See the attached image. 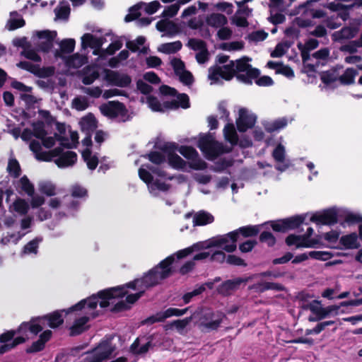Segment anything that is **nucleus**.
Listing matches in <instances>:
<instances>
[{
	"label": "nucleus",
	"mask_w": 362,
	"mask_h": 362,
	"mask_svg": "<svg viewBox=\"0 0 362 362\" xmlns=\"http://www.w3.org/2000/svg\"><path fill=\"white\" fill-rule=\"evenodd\" d=\"M175 260L173 255L169 256L151 269L142 278L135 279L124 286L111 288L99 292L101 298L100 306L107 308L114 305L113 310L122 311L129 309L145 290L155 286L169 277L172 274L170 265Z\"/></svg>",
	"instance_id": "obj_1"
},
{
	"label": "nucleus",
	"mask_w": 362,
	"mask_h": 362,
	"mask_svg": "<svg viewBox=\"0 0 362 362\" xmlns=\"http://www.w3.org/2000/svg\"><path fill=\"white\" fill-rule=\"evenodd\" d=\"M101 298L98 293L97 295H93L87 299L81 300L67 310H57L42 317L33 318L29 322L21 323L17 329L8 330L0 334V355L37 336L43 329L45 321L48 322V325L51 328H57L64 322L62 313L69 314L74 310L81 309L85 307L84 305L86 303H88L89 308H96Z\"/></svg>",
	"instance_id": "obj_2"
},
{
	"label": "nucleus",
	"mask_w": 362,
	"mask_h": 362,
	"mask_svg": "<svg viewBox=\"0 0 362 362\" xmlns=\"http://www.w3.org/2000/svg\"><path fill=\"white\" fill-rule=\"evenodd\" d=\"M250 59L243 57L235 61H230L228 64L223 66H215L209 69L208 78L211 85L221 84L223 80L230 81L234 76L237 79L246 84H252V80L259 86H269L273 84V80L267 76L259 78L260 74L259 69L252 68L248 64Z\"/></svg>",
	"instance_id": "obj_3"
},
{
	"label": "nucleus",
	"mask_w": 362,
	"mask_h": 362,
	"mask_svg": "<svg viewBox=\"0 0 362 362\" xmlns=\"http://www.w3.org/2000/svg\"><path fill=\"white\" fill-rule=\"evenodd\" d=\"M238 240L237 232L232 231L226 235L213 238L206 245L204 243H197L192 247L180 250L177 253V257L178 259L183 258L189 255L193 249L199 250L200 248H208L210 247H218L226 252L231 253L236 250Z\"/></svg>",
	"instance_id": "obj_4"
},
{
	"label": "nucleus",
	"mask_w": 362,
	"mask_h": 362,
	"mask_svg": "<svg viewBox=\"0 0 362 362\" xmlns=\"http://www.w3.org/2000/svg\"><path fill=\"white\" fill-rule=\"evenodd\" d=\"M298 49L300 50L303 59V72L307 76L304 81L308 83H313L316 78V64H317V40L310 39L305 44L299 43Z\"/></svg>",
	"instance_id": "obj_5"
},
{
	"label": "nucleus",
	"mask_w": 362,
	"mask_h": 362,
	"mask_svg": "<svg viewBox=\"0 0 362 362\" xmlns=\"http://www.w3.org/2000/svg\"><path fill=\"white\" fill-rule=\"evenodd\" d=\"M226 318L225 313L221 311H214L209 309L203 310L198 321V327L205 332L218 329Z\"/></svg>",
	"instance_id": "obj_6"
},
{
	"label": "nucleus",
	"mask_w": 362,
	"mask_h": 362,
	"mask_svg": "<svg viewBox=\"0 0 362 362\" xmlns=\"http://www.w3.org/2000/svg\"><path fill=\"white\" fill-rule=\"evenodd\" d=\"M116 347L111 339L102 341L95 348L87 353L83 362H102L109 358L115 352Z\"/></svg>",
	"instance_id": "obj_7"
},
{
	"label": "nucleus",
	"mask_w": 362,
	"mask_h": 362,
	"mask_svg": "<svg viewBox=\"0 0 362 362\" xmlns=\"http://www.w3.org/2000/svg\"><path fill=\"white\" fill-rule=\"evenodd\" d=\"M298 13L300 14L296 18L298 26L306 28L313 25L317 18V0H309L299 6Z\"/></svg>",
	"instance_id": "obj_8"
},
{
	"label": "nucleus",
	"mask_w": 362,
	"mask_h": 362,
	"mask_svg": "<svg viewBox=\"0 0 362 362\" xmlns=\"http://www.w3.org/2000/svg\"><path fill=\"white\" fill-rule=\"evenodd\" d=\"M64 148L60 145L50 151L51 161L61 168L72 167L77 160V154L71 151H64Z\"/></svg>",
	"instance_id": "obj_9"
},
{
	"label": "nucleus",
	"mask_w": 362,
	"mask_h": 362,
	"mask_svg": "<svg viewBox=\"0 0 362 362\" xmlns=\"http://www.w3.org/2000/svg\"><path fill=\"white\" fill-rule=\"evenodd\" d=\"M139 175L147 184L150 193L154 197L158 196L160 192H167L170 188V185L162 180L163 178H155L146 169L140 168Z\"/></svg>",
	"instance_id": "obj_10"
},
{
	"label": "nucleus",
	"mask_w": 362,
	"mask_h": 362,
	"mask_svg": "<svg viewBox=\"0 0 362 362\" xmlns=\"http://www.w3.org/2000/svg\"><path fill=\"white\" fill-rule=\"evenodd\" d=\"M84 306V308L76 310H81L83 312V315L76 317L73 325L70 327L71 336L78 335L86 330L88 327L87 323L90 317L94 318L95 317V315H94L93 312L95 308L92 309L89 308L88 303H86Z\"/></svg>",
	"instance_id": "obj_11"
},
{
	"label": "nucleus",
	"mask_w": 362,
	"mask_h": 362,
	"mask_svg": "<svg viewBox=\"0 0 362 362\" xmlns=\"http://www.w3.org/2000/svg\"><path fill=\"white\" fill-rule=\"evenodd\" d=\"M198 147L208 159H214L222 153L221 144L216 141L211 134L201 136L198 141Z\"/></svg>",
	"instance_id": "obj_12"
},
{
	"label": "nucleus",
	"mask_w": 362,
	"mask_h": 362,
	"mask_svg": "<svg viewBox=\"0 0 362 362\" xmlns=\"http://www.w3.org/2000/svg\"><path fill=\"white\" fill-rule=\"evenodd\" d=\"M313 232V228L308 226L305 234L289 235L286 239V243L289 246L296 245V247H313L317 241L309 239Z\"/></svg>",
	"instance_id": "obj_13"
},
{
	"label": "nucleus",
	"mask_w": 362,
	"mask_h": 362,
	"mask_svg": "<svg viewBox=\"0 0 362 362\" xmlns=\"http://www.w3.org/2000/svg\"><path fill=\"white\" fill-rule=\"evenodd\" d=\"M257 117L255 114L250 112L246 108H240L239 110V117L236 121L238 129L244 132L248 129L252 128L256 122Z\"/></svg>",
	"instance_id": "obj_14"
},
{
	"label": "nucleus",
	"mask_w": 362,
	"mask_h": 362,
	"mask_svg": "<svg viewBox=\"0 0 362 362\" xmlns=\"http://www.w3.org/2000/svg\"><path fill=\"white\" fill-rule=\"evenodd\" d=\"M39 41L36 43L38 49L47 52L53 46V42L57 37L56 31L42 30L36 32Z\"/></svg>",
	"instance_id": "obj_15"
},
{
	"label": "nucleus",
	"mask_w": 362,
	"mask_h": 362,
	"mask_svg": "<svg viewBox=\"0 0 362 362\" xmlns=\"http://www.w3.org/2000/svg\"><path fill=\"white\" fill-rule=\"evenodd\" d=\"M102 113L110 118H117L119 116L124 117L126 115L124 105L116 101L109 102L100 107Z\"/></svg>",
	"instance_id": "obj_16"
},
{
	"label": "nucleus",
	"mask_w": 362,
	"mask_h": 362,
	"mask_svg": "<svg viewBox=\"0 0 362 362\" xmlns=\"http://www.w3.org/2000/svg\"><path fill=\"white\" fill-rule=\"evenodd\" d=\"M153 337H138L130 346V351L132 354L141 355L147 353L152 347Z\"/></svg>",
	"instance_id": "obj_17"
},
{
	"label": "nucleus",
	"mask_w": 362,
	"mask_h": 362,
	"mask_svg": "<svg viewBox=\"0 0 362 362\" xmlns=\"http://www.w3.org/2000/svg\"><path fill=\"white\" fill-rule=\"evenodd\" d=\"M340 209L331 208L318 212V223L324 225H333L340 217Z\"/></svg>",
	"instance_id": "obj_18"
},
{
	"label": "nucleus",
	"mask_w": 362,
	"mask_h": 362,
	"mask_svg": "<svg viewBox=\"0 0 362 362\" xmlns=\"http://www.w3.org/2000/svg\"><path fill=\"white\" fill-rule=\"evenodd\" d=\"M250 279L248 278H235L224 281L218 288L219 293L227 296L230 293L231 291H235L239 288L241 284L246 283Z\"/></svg>",
	"instance_id": "obj_19"
},
{
	"label": "nucleus",
	"mask_w": 362,
	"mask_h": 362,
	"mask_svg": "<svg viewBox=\"0 0 362 362\" xmlns=\"http://www.w3.org/2000/svg\"><path fill=\"white\" fill-rule=\"evenodd\" d=\"M105 79L120 87L127 86L131 83V78L127 75L111 70H107L105 71Z\"/></svg>",
	"instance_id": "obj_20"
},
{
	"label": "nucleus",
	"mask_w": 362,
	"mask_h": 362,
	"mask_svg": "<svg viewBox=\"0 0 362 362\" xmlns=\"http://www.w3.org/2000/svg\"><path fill=\"white\" fill-rule=\"evenodd\" d=\"M104 42L105 38L98 37L90 33H86L81 37V47L83 49L90 47L95 49H98L103 45ZM93 53L96 54V50Z\"/></svg>",
	"instance_id": "obj_21"
},
{
	"label": "nucleus",
	"mask_w": 362,
	"mask_h": 362,
	"mask_svg": "<svg viewBox=\"0 0 362 362\" xmlns=\"http://www.w3.org/2000/svg\"><path fill=\"white\" fill-rule=\"evenodd\" d=\"M272 156L275 161L279 163L275 167L276 170L284 171L288 168V164L285 163L286 149L282 144H279L277 145L272 152Z\"/></svg>",
	"instance_id": "obj_22"
},
{
	"label": "nucleus",
	"mask_w": 362,
	"mask_h": 362,
	"mask_svg": "<svg viewBox=\"0 0 362 362\" xmlns=\"http://www.w3.org/2000/svg\"><path fill=\"white\" fill-rule=\"evenodd\" d=\"M339 233L336 230H331L329 232L323 233L318 235V245L320 243L325 244L327 246L336 248L337 247V243H338Z\"/></svg>",
	"instance_id": "obj_23"
},
{
	"label": "nucleus",
	"mask_w": 362,
	"mask_h": 362,
	"mask_svg": "<svg viewBox=\"0 0 362 362\" xmlns=\"http://www.w3.org/2000/svg\"><path fill=\"white\" fill-rule=\"evenodd\" d=\"M29 147L30 149L35 154V157L37 160L51 161L50 151H43L40 141L32 140L30 143Z\"/></svg>",
	"instance_id": "obj_24"
},
{
	"label": "nucleus",
	"mask_w": 362,
	"mask_h": 362,
	"mask_svg": "<svg viewBox=\"0 0 362 362\" xmlns=\"http://www.w3.org/2000/svg\"><path fill=\"white\" fill-rule=\"evenodd\" d=\"M69 135L70 140L67 136H59L57 141L60 142V145L65 147L67 149L74 148L76 147L78 141V136L76 132L69 130Z\"/></svg>",
	"instance_id": "obj_25"
},
{
	"label": "nucleus",
	"mask_w": 362,
	"mask_h": 362,
	"mask_svg": "<svg viewBox=\"0 0 362 362\" xmlns=\"http://www.w3.org/2000/svg\"><path fill=\"white\" fill-rule=\"evenodd\" d=\"M165 107L169 109H176L181 107L184 109L189 107V99L187 94L182 93L177 96V99L173 101L165 102Z\"/></svg>",
	"instance_id": "obj_26"
},
{
	"label": "nucleus",
	"mask_w": 362,
	"mask_h": 362,
	"mask_svg": "<svg viewBox=\"0 0 362 362\" xmlns=\"http://www.w3.org/2000/svg\"><path fill=\"white\" fill-rule=\"evenodd\" d=\"M87 62L88 59L85 55L76 53L66 59V64L69 68L78 69L86 64Z\"/></svg>",
	"instance_id": "obj_27"
},
{
	"label": "nucleus",
	"mask_w": 362,
	"mask_h": 362,
	"mask_svg": "<svg viewBox=\"0 0 362 362\" xmlns=\"http://www.w3.org/2000/svg\"><path fill=\"white\" fill-rule=\"evenodd\" d=\"M339 243L346 249H354L359 246L358 235L356 233L343 235L339 239Z\"/></svg>",
	"instance_id": "obj_28"
},
{
	"label": "nucleus",
	"mask_w": 362,
	"mask_h": 362,
	"mask_svg": "<svg viewBox=\"0 0 362 362\" xmlns=\"http://www.w3.org/2000/svg\"><path fill=\"white\" fill-rule=\"evenodd\" d=\"M320 78L325 86L334 88L339 83V74L334 70L322 72Z\"/></svg>",
	"instance_id": "obj_29"
},
{
	"label": "nucleus",
	"mask_w": 362,
	"mask_h": 362,
	"mask_svg": "<svg viewBox=\"0 0 362 362\" xmlns=\"http://www.w3.org/2000/svg\"><path fill=\"white\" fill-rule=\"evenodd\" d=\"M214 220V216L210 213L205 211H200L196 213L193 217L194 226H204L211 223Z\"/></svg>",
	"instance_id": "obj_30"
},
{
	"label": "nucleus",
	"mask_w": 362,
	"mask_h": 362,
	"mask_svg": "<svg viewBox=\"0 0 362 362\" xmlns=\"http://www.w3.org/2000/svg\"><path fill=\"white\" fill-rule=\"evenodd\" d=\"M356 29L351 27H345L332 34V38L335 41H341L354 37L356 35Z\"/></svg>",
	"instance_id": "obj_31"
},
{
	"label": "nucleus",
	"mask_w": 362,
	"mask_h": 362,
	"mask_svg": "<svg viewBox=\"0 0 362 362\" xmlns=\"http://www.w3.org/2000/svg\"><path fill=\"white\" fill-rule=\"evenodd\" d=\"M82 158L86 163L88 169L95 170L98 165V158L96 155H93L90 148H86L82 151Z\"/></svg>",
	"instance_id": "obj_32"
},
{
	"label": "nucleus",
	"mask_w": 362,
	"mask_h": 362,
	"mask_svg": "<svg viewBox=\"0 0 362 362\" xmlns=\"http://www.w3.org/2000/svg\"><path fill=\"white\" fill-rule=\"evenodd\" d=\"M225 139L232 145H236L238 142V136L233 123L228 122L223 129Z\"/></svg>",
	"instance_id": "obj_33"
},
{
	"label": "nucleus",
	"mask_w": 362,
	"mask_h": 362,
	"mask_svg": "<svg viewBox=\"0 0 362 362\" xmlns=\"http://www.w3.org/2000/svg\"><path fill=\"white\" fill-rule=\"evenodd\" d=\"M42 241V238L39 236L36 237L33 240L28 242L25 246L23 247L21 255H37L38 252V247L39 244Z\"/></svg>",
	"instance_id": "obj_34"
},
{
	"label": "nucleus",
	"mask_w": 362,
	"mask_h": 362,
	"mask_svg": "<svg viewBox=\"0 0 362 362\" xmlns=\"http://www.w3.org/2000/svg\"><path fill=\"white\" fill-rule=\"evenodd\" d=\"M81 130L86 132V134H90L96 127V120L92 115L84 117L80 122Z\"/></svg>",
	"instance_id": "obj_35"
},
{
	"label": "nucleus",
	"mask_w": 362,
	"mask_h": 362,
	"mask_svg": "<svg viewBox=\"0 0 362 362\" xmlns=\"http://www.w3.org/2000/svg\"><path fill=\"white\" fill-rule=\"evenodd\" d=\"M339 213V220L344 219V222L349 225L362 222V216L359 214L344 209H340Z\"/></svg>",
	"instance_id": "obj_36"
},
{
	"label": "nucleus",
	"mask_w": 362,
	"mask_h": 362,
	"mask_svg": "<svg viewBox=\"0 0 362 362\" xmlns=\"http://www.w3.org/2000/svg\"><path fill=\"white\" fill-rule=\"evenodd\" d=\"M11 18L8 21L6 28L9 30H13L21 28L25 25V21L19 16L18 12L12 11L10 13Z\"/></svg>",
	"instance_id": "obj_37"
},
{
	"label": "nucleus",
	"mask_w": 362,
	"mask_h": 362,
	"mask_svg": "<svg viewBox=\"0 0 362 362\" xmlns=\"http://www.w3.org/2000/svg\"><path fill=\"white\" fill-rule=\"evenodd\" d=\"M206 23L209 26L221 28L227 23V18L223 14L212 13L207 18Z\"/></svg>",
	"instance_id": "obj_38"
},
{
	"label": "nucleus",
	"mask_w": 362,
	"mask_h": 362,
	"mask_svg": "<svg viewBox=\"0 0 362 362\" xmlns=\"http://www.w3.org/2000/svg\"><path fill=\"white\" fill-rule=\"evenodd\" d=\"M182 47V42L177 40L173 42L162 44L158 47V50L165 54H173L181 49Z\"/></svg>",
	"instance_id": "obj_39"
},
{
	"label": "nucleus",
	"mask_w": 362,
	"mask_h": 362,
	"mask_svg": "<svg viewBox=\"0 0 362 362\" xmlns=\"http://www.w3.org/2000/svg\"><path fill=\"white\" fill-rule=\"evenodd\" d=\"M306 216H295L285 218L286 222L287 230L298 228L301 225L308 226L307 223H304Z\"/></svg>",
	"instance_id": "obj_40"
},
{
	"label": "nucleus",
	"mask_w": 362,
	"mask_h": 362,
	"mask_svg": "<svg viewBox=\"0 0 362 362\" xmlns=\"http://www.w3.org/2000/svg\"><path fill=\"white\" fill-rule=\"evenodd\" d=\"M252 288L258 292H264L267 290L281 291L283 290V286L280 284L273 282H262L254 284L252 286Z\"/></svg>",
	"instance_id": "obj_41"
},
{
	"label": "nucleus",
	"mask_w": 362,
	"mask_h": 362,
	"mask_svg": "<svg viewBox=\"0 0 362 362\" xmlns=\"http://www.w3.org/2000/svg\"><path fill=\"white\" fill-rule=\"evenodd\" d=\"M56 18L58 19L67 20L70 13V7L67 2L62 1L54 8Z\"/></svg>",
	"instance_id": "obj_42"
},
{
	"label": "nucleus",
	"mask_w": 362,
	"mask_h": 362,
	"mask_svg": "<svg viewBox=\"0 0 362 362\" xmlns=\"http://www.w3.org/2000/svg\"><path fill=\"white\" fill-rule=\"evenodd\" d=\"M234 231L237 232V238H238L240 235L245 238L255 236L259 233V230L258 226H247L240 227Z\"/></svg>",
	"instance_id": "obj_43"
},
{
	"label": "nucleus",
	"mask_w": 362,
	"mask_h": 362,
	"mask_svg": "<svg viewBox=\"0 0 362 362\" xmlns=\"http://www.w3.org/2000/svg\"><path fill=\"white\" fill-rule=\"evenodd\" d=\"M356 74V70L352 68H349L342 75H339V83L344 85L351 84L354 82V78Z\"/></svg>",
	"instance_id": "obj_44"
},
{
	"label": "nucleus",
	"mask_w": 362,
	"mask_h": 362,
	"mask_svg": "<svg viewBox=\"0 0 362 362\" xmlns=\"http://www.w3.org/2000/svg\"><path fill=\"white\" fill-rule=\"evenodd\" d=\"M339 309V306L337 305H330L326 308L319 307L318 306V320L328 317L329 315H336L338 313V310Z\"/></svg>",
	"instance_id": "obj_45"
},
{
	"label": "nucleus",
	"mask_w": 362,
	"mask_h": 362,
	"mask_svg": "<svg viewBox=\"0 0 362 362\" xmlns=\"http://www.w3.org/2000/svg\"><path fill=\"white\" fill-rule=\"evenodd\" d=\"M301 308L303 311L310 310L312 315L308 317L309 321L315 322L317 320V300L314 299L310 303L303 302Z\"/></svg>",
	"instance_id": "obj_46"
},
{
	"label": "nucleus",
	"mask_w": 362,
	"mask_h": 362,
	"mask_svg": "<svg viewBox=\"0 0 362 362\" xmlns=\"http://www.w3.org/2000/svg\"><path fill=\"white\" fill-rule=\"evenodd\" d=\"M192 317H185L182 320H174L166 325V329H176L177 331H182L192 321Z\"/></svg>",
	"instance_id": "obj_47"
},
{
	"label": "nucleus",
	"mask_w": 362,
	"mask_h": 362,
	"mask_svg": "<svg viewBox=\"0 0 362 362\" xmlns=\"http://www.w3.org/2000/svg\"><path fill=\"white\" fill-rule=\"evenodd\" d=\"M21 188L28 196L33 197L35 192L34 185L30 182L27 176H23L19 180Z\"/></svg>",
	"instance_id": "obj_48"
},
{
	"label": "nucleus",
	"mask_w": 362,
	"mask_h": 362,
	"mask_svg": "<svg viewBox=\"0 0 362 362\" xmlns=\"http://www.w3.org/2000/svg\"><path fill=\"white\" fill-rule=\"evenodd\" d=\"M187 46L197 52L206 48V42L197 38H190L187 43Z\"/></svg>",
	"instance_id": "obj_49"
},
{
	"label": "nucleus",
	"mask_w": 362,
	"mask_h": 362,
	"mask_svg": "<svg viewBox=\"0 0 362 362\" xmlns=\"http://www.w3.org/2000/svg\"><path fill=\"white\" fill-rule=\"evenodd\" d=\"M147 103L148 107L153 110L156 112H164L165 109H168L165 107V102L162 105L159 100L153 96H148L147 98Z\"/></svg>",
	"instance_id": "obj_50"
},
{
	"label": "nucleus",
	"mask_w": 362,
	"mask_h": 362,
	"mask_svg": "<svg viewBox=\"0 0 362 362\" xmlns=\"http://www.w3.org/2000/svg\"><path fill=\"white\" fill-rule=\"evenodd\" d=\"M7 170L8 173L14 177H18L21 175V170L19 163L15 158L9 159Z\"/></svg>",
	"instance_id": "obj_51"
},
{
	"label": "nucleus",
	"mask_w": 362,
	"mask_h": 362,
	"mask_svg": "<svg viewBox=\"0 0 362 362\" xmlns=\"http://www.w3.org/2000/svg\"><path fill=\"white\" fill-rule=\"evenodd\" d=\"M54 71L53 66L40 67V65H37L34 75L40 78H47L54 75Z\"/></svg>",
	"instance_id": "obj_52"
},
{
	"label": "nucleus",
	"mask_w": 362,
	"mask_h": 362,
	"mask_svg": "<svg viewBox=\"0 0 362 362\" xmlns=\"http://www.w3.org/2000/svg\"><path fill=\"white\" fill-rule=\"evenodd\" d=\"M146 42V37L144 36H139L135 40L128 41L126 43V47L133 52H136L139 50V46L144 45Z\"/></svg>",
	"instance_id": "obj_53"
},
{
	"label": "nucleus",
	"mask_w": 362,
	"mask_h": 362,
	"mask_svg": "<svg viewBox=\"0 0 362 362\" xmlns=\"http://www.w3.org/2000/svg\"><path fill=\"white\" fill-rule=\"evenodd\" d=\"M279 11L276 9H270V16L268 20L274 25L283 23L286 20L285 16Z\"/></svg>",
	"instance_id": "obj_54"
},
{
	"label": "nucleus",
	"mask_w": 362,
	"mask_h": 362,
	"mask_svg": "<svg viewBox=\"0 0 362 362\" xmlns=\"http://www.w3.org/2000/svg\"><path fill=\"white\" fill-rule=\"evenodd\" d=\"M169 165L175 168H185L186 163L185 161L177 154H169L168 156Z\"/></svg>",
	"instance_id": "obj_55"
},
{
	"label": "nucleus",
	"mask_w": 362,
	"mask_h": 362,
	"mask_svg": "<svg viewBox=\"0 0 362 362\" xmlns=\"http://www.w3.org/2000/svg\"><path fill=\"white\" fill-rule=\"evenodd\" d=\"M187 310H188L187 308H186L185 309L169 308L164 311H161V313L163 314V317L165 320V319L173 317V316H182V315H185Z\"/></svg>",
	"instance_id": "obj_56"
},
{
	"label": "nucleus",
	"mask_w": 362,
	"mask_h": 362,
	"mask_svg": "<svg viewBox=\"0 0 362 362\" xmlns=\"http://www.w3.org/2000/svg\"><path fill=\"white\" fill-rule=\"evenodd\" d=\"M14 210L21 215L27 214L29 209V205L28 202L23 199H18L13 203Z\"/></svg>",
	"instance_id": "obj_57"
},
{
	"label": "nucleus",
	"mask_w": 362,
	"mask_h": 362,
	"mask_svg": "<svg viewBox=\"0 0 362 362\" xmlns=\"http://www.w3.org/2000/svg\"><path fill=\"white\" fill-rule=\"evenodd\" d=\"M21 54L25 58L30 59L34 62H40L41 57L38 55L35 49L31 47L30 45L28 47H25L21 52Z\"/></svg>",
	"instance_id": "obj_58"
},
{
	"label": "nucleus",
	"mask_w": 362,
	"mask_h": 362,
	"mask_svg": "<svg viewBox=\"0 0 362 362\" xmlns=\"http://www.w3.org/2000/svg\"><path fill=\"white\" fill-rule=\"evenodd\" d=\"M287 125V119L281 118L275 120L270 124L265 126V129L269 132H272L285 127Z\"/></svg>",
	"instance_id": "obj_59"
},
{
	"label": "nucleus",
	"mask_w": 362,
	"mask_h": 362,
	"mask_svg": "<svg viewBox=\"0 0 362 362\" xmlns=\"http://www.w3.org/2000/svg\"><path fill=\"white\" fill-rule=\"evenodd\" d=\"M60 49L64 53H71L75 47V40L74 39H65L59 42Z\"/></svg>",
	"instance_id": "obj_60"
},
{
	"label": "nucleus",
	"mask_w": 362,
	"mask_h": 362,
	"mask_svg": "<svg viewBox=\"0 0 362 362\" xmlns=\"http://www.w3.org/2000/svg\"><path fill=\"white\" fill-rule=\"evenodd\" d=\"M39 190L47 196L55 194V187L49 182H41L39 184Z\"/></svg>",
	"instance_id": "obj_61"
},
{
	"label": "nucleus",
	"mask_w": 362,
	"mask_h": 362,
	"mask_svg": "<svg viewBox=\"0 0 362 362\" xmlns=\"http://www.w3.org/2000/svg\"><path fill=\"white\" fill-rule=\"evenodd\" d=\"M33 134L38 139H43L47 133L45 130V124L42 122H37L33 124Z\"/></svg>",
	"instance_id": "obj_62"
},
{
	"label": "nucleus",
	"mask_w": 362,
	"mask_h": 362,
	"mask_svg": "<svg viewBox=\"0 0 362 362\" xmlns=\"http://www.w3.org/2000/svg\"><path fill=\"white\" fill-rule=\"evenodd\" d=\"M179 151L184 157L190 160V161L198 156L197 151L190 146H182Z\"/></svg>",
	"instance_id": "obj_63"
},
{
	"label": "nucleus",
	"mask_w": 362,
	"mask_h": 362,
	"mask_svg": "<svg viewBox=\"0 0 362 362\" xmlns=\"http://www.w3.org/2000/svg\"><path fill=\"white\" fill-rule=\"evenodd\" d=\"M141 8V5L137 4L136 5L131 7L129 10V13L125 16L124 21L126 22H130L136 18H137L141 14L139 13V9Z\"/></svg>",
	"instance_id": "obj_64"
}]
</instances>
